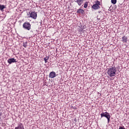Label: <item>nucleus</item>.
I'll return each instance as SVG.
<instances>
[{"label":"nucleus","instance_id":"f257e3e1","mask_svg":"<svg viewBox=\"0 0 129 129\" xmlns=\"http://www.w3.org/2000/svg\"><path fill=\"white\" fill-rule=\"evenodd\" d=\"M107 73L109 77H113L116 75V68L115 67L107 69Z\"/></svg>","mask_w":129,"mask_h":129},{"label":"nucleus","instance_id":"f03ea898","mask_svg":"<svg viewBox=\"0 0 129 129\" xmlns=\"http://www.w3.org/2000/svg\"><path fill=\"white\" fill-rule=\"evenodd\" d=\"M22 27L24 30H26V31H31V25L29 22H25L22 25Z\"/></svg>","mask_w":129,"mask_h":129},{"label":"nucleus","instance_id":"7ed1b4c3","mask_svg":"<svg viewBox=\"0 0 129 129\" xmlns=\"http://www.w3.org/2000/svg\"><path fill=\"white\" fill-rule=\"evenodd\" d=\"M101 117H106V118H108V117H110V114L109 113L107 112H102L100 114Z\"/></svg>","mask_w":129,"mask_h":129},{"label":"nucleus","instance_id":"20e7f679","mask_svg":"<svg viewBox=\"0 0 129 129\" xmlns=\"http://www.w3.org/2000/svg\"><path fill=\"white\" fill-rule=\"evenodd\" d=\"M14 129H25V127L24 126V124L21 122H19L17 123V126L15 127Z\"/></svg>","mask_w":129,"mask_h":129},{"label":"nucleus","instance_id":"39448f33","mask_svg":"<svg viewBox=\"0 0 129 129\" xmlns=\"http://www.w3.org/2000/svg\"><path fill=\"white\" fill-rule=\"evenodd\" d=\"M30 18L36 20L37 19V12H32L30 13Z\"/></svg>","mask_w":129,"mask_h":129},{"label":"nucleus","instance_id":"423d86ee","mask_svg":"<svg viewBox=\"0 0 129 129\" xmlns=\"http://www.w3.org/2000/svg\"><path fill=\"white\" fill-rule=\"evenodd\" d=\"M8 63L9 64H12V63H16L17 62V60L14 58H9L7 60Z\"/></svg>","mask_w":129,"mask_h":129},{"label":"nucleus","instance_id":"0eeeda50","mask_svg":"<svg viewBox=\"0 0 129 129\" xmlns=\"http://www.w3.org/2000/svg\"><path fill=\"white\" fill-rule=\"evenodd\" d=\"M57 75L55 72H51L49 73V78H55Z\"/></svg>","mask_w":129,"mask_h":129},{"label":"nucleus","instance_id":"6e6552de","mask_svg":"<svg viewBox=\"0 0 129 129\" xmlns=\"http://www.w3.org/2000/svg\"><path fill=\"white\" fill-rule=\"evenodd\" d=\"M84 0H75V2L76 3L79 7L83 4Z\"/></svg>","mask_w":129,"mask_h":129},{"label":"nucleus","instance_id":"1a4fd4ad","mask_svg":"<svg viewBox=\"0 0 129 129\" xmlns=\"http://www.w3.org/2000/svg\"><path fill=\"white\" fill-rule=\"evenodd\" d=\"M122 42L123 43H127V37L126 36H123L122 37Z\"/></svg>","mask_w":129,"mask_h":129},{"label":"nucleus","instance_id":"9d476101","mask_svg":"<svg viewBox=\"0 0 129 129\" xmlns=\"http://www.w3.org/2000/svg\"><path fill=\"white\" fill-rule=\"evenodd\" d=\"M92 9H93V10H98V9H100V7L98 6V5H96L95 4H94L92 7Z\"/></svg>","mask_w":129,"mask_h":129},{"label":"nucleus","instance_id":"9b49d317","mask_svg":"<svg viewBox=\"0 0 129 129\" xmlns=\"http://www.w3.org/2000/svg\"><path fill=\"white\" fill-rule=\"evenodd\" d=\"M77 14H84V10L83 9H79V10H77Z\"/></svg>","mask_w":129,"mask_h":129},{"label":"nucleus","instance_id":"f8f14e48","mask_svg":"<svg viewBox=\"0 0 129 129\" xmlns=\"http://www.w3.org/2000/svg\"><path fill=\"white\" fill-rule=\"evenodd\" d=\"M84 29V26L82 27L81 26V29L79 30V32L80 33V34H83V33H84V30H83Z\"/></svg>","mask_w":129,"mask_h":129},{"label":"nucleus","instance_id":"ddd939ff","mask_svg":"<svg viewBox=\"0 0 129 129\" xmlns=\"http://www.w3.org/2000/svg\"><path fill=\"white\" fill-rule=\"evenodd\" d=\"M28 45V42L26 41V42H24L23 43V46L24 47V48H27V45Z\"/></svg>","mask_w":129,"mask_h":129},{"label":"nucleus","instance_id":"4468645a","mask_svg":"<svg viewBox=\"0 0 129 129\" xmlns=\"http://www.w3.org/2000/svg\"><path fill=\"white\" fill-rule=\"evenodd\" d=\"M4 9H6V7L4 5H0V11H3Z\"/></svg>","mask_w":129,"mask_h":129},{"label":"nucleus","instance_id":"2eb2a0df","mask_svg":"<svg viewBox=\"0 0 129 129\" xmlns=\"http://www.w3.org/2000/svg\"><path fill=\"white\" fill-rule=\"evenodd\" d=\"M44 60L45 63H47V62H48V60H49V56H46V57H44Z\"/></svg>","mask_w":129,"mask_h":129},{"label":"nucleus","instance_id":"dca6fc26","mask_svg":"<svg viewBox=\"0 0 129 129\" xmlns=\"http://www.w3.org/2000/svg\"><path fill=\"white\" fill-rule=\"evenodd\" d=\"M95 5H96L97 6L99 7V6H100V2L98 1H97L95 2Z\"/></svg>","mask_w":129,"mask_h":129},{"label":"nucleus","instance_id":"f3484780","mask_svg":"<svg viewBox=\"0 0 129 129\" xmlns=\"http://www.w3.org/2000/svg\"><path fill=\"white\" fill-rule=\"evenodd\" d=\"M88 6V2H86L85 3L84 8H85V9H86V8H87Z\"/></svg>","mask_w":129,"mask_h":129},{"label":"nucleus","instance_id":"a211bd4d","mask_svg":"<svg viewBox=\"0 0 129 129\" xmlns=\"http://www.w3.org/2000/svg\"><path fill=\"white\" fill-rule=\"evenodd\" d=\"M111 1L113 5H115V4H116V0H111Z\"/></svg>","mask_w":129,"mask_h":129},{"label":"nucleus","instance_id":"6ab92c4d","mask_svg":"<svg viewBox=\"0 0 129 129\" xmlns=\"http://www.w3.org/2000/svg\"><path fill=\"white\" fill-rule=\"evenodd\" d=\"M108 123H109V122L110 121V116L107 118Z\"/></svg>","mask_w":129,"mask_h":129},{"label":"nucleus","instance_id":"aec40b11","mask_svg":"<svg viewBox=\"0 0 129 129\" xmlns=\"http://www.w3.org/2000/svg\"><path fill=\"white\" fill-rule=\"evenodd\" d=\"M118 129H125V128H124V126H119V127Z\"/></svg>","mask_w":129,"mask_h":129},{"label":"nucleus","instance_id":"412c9836","mask_svg":"<svg viewBox=\"0 0 129 129\" xmlns=\"http://www.w3.org/2000/svg\"><path fill=\"white\" fill-rule=\"evenodd\" d=\"M1 115H2V112H0V119L1 118Z\"/></svg>","mask_w":129,"mask_h":129},{"label":"nucleus","instance_id":"4be33fe9","mask_svg":"<svg viewBox=\"0 0 129 129\" xmlns=\"http://www.w3.org/2000/svg\"><path fill=\"white\" fill-rule=\"evenodd\" d=\"M30 32L31 33H33V30H31Z\"/></svg>","mask_w":129,"mask_h":129}]
</instances>
